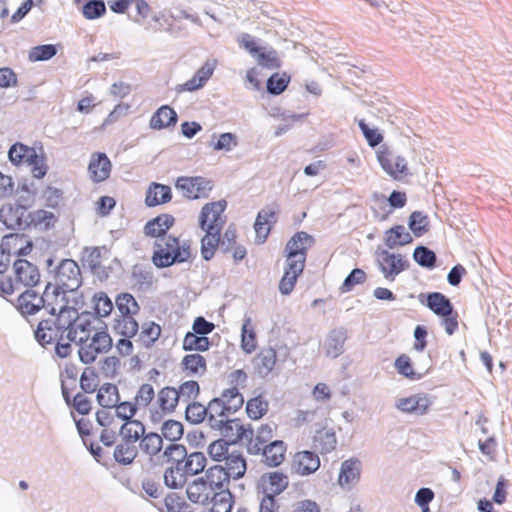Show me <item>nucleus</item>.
Masks as SVG:
<instances>
[{"mask_svg":"<svg viewBox=\"0 0 512 512\" xmlns=\"http://www.w3.org/2000/svg\"><path fill=\"white\" fill-rule=\"evenodd\" d=\"M313 246V238L306 232L291 236L285 247L286 264L284 275L278 284L281 294L289 295L294 290L296 281L302 275L307 251Z\"/></svg>","mask_w":512,"mask_h":512,"instance_id":"nucleus-1","label":"nucleus"},{"mask_svg":"<svg viewBox=\"0 0 512 512\" xmlns=\"http://www.w3.org/2000/svg\"><path fill=\"white\" fill-rule=\"evenodd\" d=\"M227 208V201L217 200L203 205L200 218V227L205 235L201 239V256L209 261L214 256L219 247L220 233L223 230L227 220L224 211Z\"/></svg>","mask_w":512,"mask_h":512,"instance_id":"nucleus-2","label":"nucleus"},{"mask_svg":"<svg viewBox=\"0 0 512 512\" xmlns=\"http://www.w3.org/2000/svg\"><path fill=\"white\" fill-rule=\"evenodd\" d=\"M10 163L16 167H29L31 176L35 179H43L47 174L48 166L42 147L38 149L22 142L10 146L8 151Z\"/></svg>","mask_w":512,"mask_h":512,"instance_id":"nucleus-3","label":"nucleus"},{"mask_svg":"<svg viewBox=\"0 0 512 512\" xmlns=\"http://www.w3.org/2000/svg\"><path fill=\"white\" fill-rule=\"evenodd\" d=\"M155 247L152 262L158 268H167L176 262H186L190 259V243L180 242L173 236L161 237Z\"/></svg>","mask_w":512,"mask_h":512,"instance_id":"nucleus-4","label":"nucleus"},{"mask_svg":"<svg viewBox=\"0 0 512 512\" xmlns=\"http://www.w3.org/2000/svg\"><path fill=\"white\" fill-rule=\"evenodd\" d=\"M377 160L383 171L395 180H400L409 175L407 159H405L403 155L390 149L387 145L379 147Z\"/></svg>","mask_w":512,"mask_h":512,"instance_id":"nucleus-5","label":"nucleus"},{"mask_svg":"<svg viewBox=\"0 0 512 512\" xmlns=\"http://www.w3.org/2000/svg\"><path fill=\"white\" fill-rule=\"evenodd\" d=\"M80 344L79 358L82 363L89 365L93 363L99 354L108 352L113 346L109 333L100 331L93 334L90 341L77 342Z\"/></svg>","mask_w":512,"mask_h":512,"instance_id":"nucleus-6","label":"nucleus"},{"mask_svg":"<svg viewBox=\"0 0 512 512\" xmlns=\"http://www.w3.org/2000/svg\"><path fill=\"white\" fill-rule=\"evenodd\" d=\"M176 189L186 199H206L212 190V182L202 176H182L176 180Z\"/></svg>","mask_w":512,"mask_h":512,"instance_id":"nucleus-7","label":"nucleus"},{"mask_svg":"<svg viewBox=\"0 0 512 512\" xmlns=\"http://www.w3.org/2000/svg\"><path fill=\"white\" fill-rule=\"evenodd\" d=\"M377 265L387 281H395L400 273L408 269L409 263L407 258L400 253L382 250L378 252Z\"/></svg>","mask_w":512,"mask_h":512,"instance_id":"nucleus-8","label":"nucleus"},{"mask_svg":"<svg viewBox=\"0 0 512 512\" xmlns=\"http://www.w3.org/2000/svg\"><path fill=\"white\" fill-rule=\"evenodd\" d=\"M56 286L66 291H76L81 285V271L76 261L64 259L55 271Z\"/></svg>","mask_w":512,"mask_h":512,"instance_id":"nucleus-9","label":"nucleus"},{"mask_svg":"<svg viewBox=\"0 0 512 512\" xmlns=\"http://www.w3.org/2000/svg\"><path fill=\"white\" fill-rule=\"evenodd\" d=\"M96 435L106 447H111L115 443L119 431V421L110 410H98L96 413Z\"/></svg>","mask_w":512,"mask_h":512,"instance_id":"nucleus-10","label":"nucleus"},{"mask_svg":"<svg viewBox=\"0 0 512 512\" xmlns=\"http://www.w3.org/2000/svg\"><path fill=\"white\" fill-rule=\"evenodd\" d=\"M213 428H218L220 435L229 441L230 444H236L243 440L252 438L253 430L251 427H245L239 418L219 419V421L210 424Z\"/></svg>","mask_w":512,"mask_h":512,"instance_id":"nucleus-11","label":"nucleus"},{"mask_svg":"<svg viewBox=\"0 0 512 512\" xmlns=\"http://www.w3.org/2000/svg\"><path fill=\"white\" fill-rule=\"evenodd\" d=\"M54 298L55 305L48 309L51 317L44 320L68 328L80 319L81 315L78 314L77 309L64 303V293L56 292Z\"/></svg>","mask_w":512,"mask_h":512,"instance_id":"nucleus-12","label":"nucleus"},{"mask_svg":"<svg viewBox=\"0 0 512 512\" xmlns=\"http://www.w3.org/2000/svg\"><path fill=\"white\" fill-rule=\"evenodd\" d=\"M55 294L51 295L46 290L43 296H39L38 293L32 290H26L18 296L17 308L25 315H33L42 307L48 310L51 306L55 305V301L51 302V300H49V298L54 297Z\"/></svg>","mask_w":512,"mask_h":512,"instance_id":"nucleus-13","label":"nucleus"},{"mask_svg":"<svg viewBox=\"0 0 512 512\" xmlns=\"http://www.w3.org/2000/svg\"><path fill=\"white\" fill-rule=\"evenodd\" d=\"M430 406H432V402L425 393L403 397L395 402L397 410L412 415H425L429 411Z\"/></svg>","mask_w":512,"mask_h":512,"instance_id":"nucleus-14","label":"nucleus"},{"mask_svg":"<svg viewBox=\"0 0 512 512\" xmlns=\"http://www.w3.org/2000/svg\"><path fill=\"white\" fill-rule=\"evenodd\" d=\"M0 249L10 257L27 256L31 253L32 244L25 235L14 233L2 237Z\"/></svg>","mask_w":512,"mask_h":512,"instance_id":"nucleus-15","label":"nucleus"},{"mask_svg":"<svg viewBox=\"0 0 512 512\" xmlns=\"http://www.w3.org/2000/svg\"><path fill=\"white\" fill-rule=\"evenodd\" d=\"M111 162L105 152H93L88 163L89 179L94 183H102L109 179Z\"/></svg>","mask_w":512,"mask_h":512,"instance_id":"nucleus-16","label":"nucleus"},{"mask_svg":"<svg viewBox=\"0 0 512 512\" xmlns=\"http://www.w3.org/2000/svg\"><path fill=\"white\" fill-rule=\"evenodd\" d=\"M361 478V462L358 458H350L341 462L337 484L341 489L350 490Z\"/></svg>","mask_w":512,"mask_h":512,"instance_id":"nucleus-17","label":"nucleus"},{"mask_svg":"<svg viewBox=\"0 0 512 512\" xmlns=\"http://www.w3.org/2000/svg\"><path fill=\"white\" fill-rule=\"evenodd\" d=\"M291 466L295 474L309 476L319 470L320 459L316 452L302 450L294 454Z\"/></svg>","mask_w":512,"mask_h":512,"instance_id":"nucleus-18","label":"nucleus"},{"mask_svg":"<svg viewBox=\"0 0 512 512\" xmlns=\"http://www.w3.org/2000/svg\"><path fill=\"white\" fill-rule=\"evenodd\" d=\"M67 336V328L52 323V321L42 320L35 329V339L41 345H50L56 341H63Z\"/></svg>","mask_w":512,"mask_h":512,"instance_id":"nucleus-19","label":"nucleus"},{"mask_svg":"<svg viewBox=\"0 0 512 512\" xmlns=\"http://www.w3.org/2000/svg\"><path fill=\"white\" fill-rule=\"evenodd\" d=\"M180 401H182V398L175 393L173 387L167 386L160 389L158 397H156V405L159 406V411L152 414V420L159 421L163 416L172 413Z\"/></svg>","mask_w":512,"mask_h":512,"instance_id":"nucleus-20","label":"nucleus"},{"mask_svg":"<svg viewBox=\"0 0 512 512\" xmlns=\"http://www.w3.org/2000/svg\"><path fill=\"white\" fill-rule=\"evenodd\" d=\"M13 271L18 283H22V286L26 288L34 287L39 282V270L30 261L17 259L14 261Z\"/></svg>","mask_w":512,"mask_h":512,"instance_id":"nucleus-21","label":"nucleus"},{"mask_svg":"<svg viewBox=\"0 0 512 512\" xmlns=\"http://www.w3.org/2000/svg\"><path fill=\"white\" fill-rule=\"evenodd\" d=\"M337 438L332 427L324 426L315 430L312 436V448L322 455L336 450Z\"/></svg>","mask_w":512,"mask_h":512,"instance_id":"nucleus-22","label":"nucleus"},{"mask_svg":"<svg viewBox=\"0 0 512 512\" xmlns=\"http://www.w3.org/2000/svg\"><path fill=\"white\" fill-rule=\"evenodd\" d=\"M194 479L202 480V483L220 489V492H229L228 485L232 476L225 472L223 466L214 465L206 469L202 476Z\"/></svg>","mask_w":512,"mask_h":512,"instance_id":"nucleus-23","label":"nucleus"},{"mask_svg":"<svg viewBox=\"0 0 512 512\" xmlns=\"http://www.w3.org/2000/svg\"><path fill=\"white\" fill-rule=\"evenodd\" d=\"M289 486V478L282 472H268L261 475L260 487L265 495L277 496Z\"/></svg>","mask_w":512,"mask_h":512,"instance_id":"nucleus-24","label":"nucleus"},{"mask_svg":"<svg viewBox=\"0 0 512 512\" xmlns=\"http://www.w3.org/2000/svg\"><path fill=\"white\" fill-rule=\"evenodd\" d=\"M93 329L94 327L91 324L90 315L87 313L81 314L80 319L67 328L66 339L70 342L88 341Z\"/></svg>","mask_w":512,"mask_h":512,"instance_id":"nucleus-25","label":"nucleus"},{"mask_svg":"<svg viewBox=\"0 0 512 512\" xmlns=\"http://www.w3.org/2000/svg\"><path fill=\"white\" fill-rule=\"evenodd\" d=\"M219 492V488L210 487L202 483V480L196 479H194L193 482L189 483L188 487H186V495H188V499L196 504L206 503L207 501L211 500L215 493Z\"/></svg>","mask_w":512,"mask_h":512,"instance_id":"nucleus-26","label":"nucleus"},{"mask_svg":"<svg viewBox=\"0 0 512 512\" xmlns=\"http://www.w3.org/2000/svg\"><path fill=\"white\" fill-rule=\"evenodd\" d=\"M172 200V190L168 185L152 183L147 188L146 192V205L148 207H155L158 205H164Z\"/></svg>","mask_w":512,"mask_h":512,"instance_id":"nucleus-27","label":"nucleus"},{"mask_svg":"<svg viewBox=\"0 0 512 512\" xmlns=\"http://www.w3.org/2000/svg\"><path fill=\"white\" fill-rule=\"evenodd\" d=\"M264 462L270 467H278L285 460L286 446L281 440L262 445L260 450Z\"/></svg>","mask_w":512,"mask_h":512,"instance_id":"nucleus-28","label":"nucleus"},{"mask_svg":"<svg viewBox=\"0 0 512 512\" xmlns=\"http://www.w3.org/2000/svg\"><path fill=\"white\" fill-rule=\"evenodd\" d=\"M73 419H75L77 431L81 438H83L84 444L89 446L90 452L94 455H98L101 452V448L99 446L94 449V436L95 431L97 430L93 423L86 416L76 417L73 414Z\"/></svg>","mask_w":512,"mask_h":512,"instance_id":"nucleus-29","label":"nucleus"},{"mask_svg":"<svg viewBox=\"0 0 512 512\" xmlns=\"http://www.w3.org/2000/svg\"><path fill=\"white\" fill-rule=\"evenodd\" d=\"M277 362V352L274 348H263L259 354L253 359V366L257 374L261 377H265L273 371L275 363Z\"/></svg>","mask_w":512,"mask_h":512,"instance_id":"nucleus-30","label":"nucleus"},{"mask_svg":"<svg viewBox=\"0 0 512 512\" xmlns=\"http://www.w3.org/2000/svg\"><path fill=\"white\" fill-rule=\"evenodd\" d=\"M174 217L170 214H161L148 221L144 226V234L148 237H162L173 227Z\"/></svg>","mask_w":512,"mask_h":512,"instance_id":"nucleus-31","label":"nucleus"},{"mask_svg":"<svg viewBox=\"0 0 512 512\" xmlns=\"http://www.w3.org/2000/svg\"><path fill=\"white\" fill-rule=\"evenodd\" d=\"M177 122V113L172 107L163 105L152 114L150 127L154 130H161L174 126Z\"/></svg>","mask_w":512,"mask_h":512,"instance_id":"nucleus-32","label":"nucleus"},{"mask_svg":"<svg viewBox=\"0 0 512 512\" xmlns=\"http://www.w3.org/2000/svg\"><path fill=\"white\" fill-rule=\"evenodd\" d=\"M201 512H231L233 496L230 491H219L211 500L204 503Z\"/></svg>","mask_w":512,"mask_h":512,"instance_id":"nucleus-33","label":"nucleus"},{"mask_svg":"<svg viewBox=\"0 0 512 512\" xmlns=\"http://www.w3.org/2000/svg\"><path fill=\"white\" fill-rule=\"evenodd\" d=\"M412 243L411 233L403 225H395L385 232V244L390 249Z\"/></svg>","mask_w":512,"mask_h":512,"instance_id":"nucleus-34","label":"nucleus"},{"mask_svg":"<svg viewBox=\"0 0 512 512\" xmlns=\"http://www.w3.org/2000/svg\"><path fill=\"white\" fill-rule=\"evenodd\" d=\"M181 369L188 376L206 373V359L200 354H186L181 360Z\"/></svg>","mask_w":512,"mask_h":512,"instance_id":"nucleus-35","label":"nucleus"},{"mask_svg":"<svg viewBox=\"0 0 512 512\" xmlns=\"http://www.w3.org/2000/svg\"><path fill=\"white\" fill-rule=\"evenodd\" d=\"M145 428L140 421H125L119 425L118 435L121 441L136 443L138 440L146 436Z\"/></svg>","mask_w":512,"mask_h":512,"instance_id":"nucleus-36","label":"nucleus"},{"mask_svg":"<svg viewBox=\"0 0 512 512\" xmlns=\"http://www.w3.org/2000/svg\"><path fill=\"white\" fill-rule=\"evenodd\" d=\"M275 221V213L273 210H262L257 214L255 221V232L257 242L263 243L269 236L271 223Z\"/></svg>","mask_w":512,"mask_h":512,"instance_id":"nucleus-37","label":"nucleus"},{"mask_svg":"<svg viewBox=\"0 0 512 512\" xmlns=\"http://www.w3.org/2000/svg\"><path fill=\"white\" fill-rule=\"evenodd\" d=\"M427 307L437 316L455 312L450 300L444 294L438 292L428 294Z\"/></svg>","mask_w":512,"mask_h":512,"instance_id":"nucleus-38","label":"nucleus"},{"mask_svg":"<svg viewBox=\"0 0 512 512\" xmlns=\"http://www.w3.org/2000/svg\"><path fill=\"white\" fill-rule=\"evenodd\" d=\"M139 441V451L152 459L162 450V437L154 432L147 433Z\"/></svg>","mask_w":512,"mask_h":512,"instance_id":"nucleus-39","label":"nucleus"},{"mask_svg":"<svg viewBox=\"0 0 512 512\" xmlns=\"http://www.w3.org/2000/svg\"><path fill=\"white\" fill-rule=\"evenodd\" d=\"M119 402L118 388L113 383H105L97 391V403L105 409H112Z\"/></svg>","mask_w":512,"mask_h":512,"instance_id":"nucleus-40","label":"nucleus"},{"mask_svg":"<svg viewBox=\"0 0 512 512\" xmlns=\"http://www.w3.org/2000/svg\"><path fill=\"white\" fill-rule=\"evenodd\" d=\"M275 427L270 424H261L257 429L255 439H248V451L252 454L260 453L262 445H265L273 438Z\"/></svg>","mask_w":512,"mask_h":512,"instance_id":"nucleus-41","label":"nucleus"},{"mask_svg":"<svg viewBox=\"0 0 512 512\" xmlns=\"http://www.w3.org/2000/svg\"><path fill=\"white\" fill-rule=\"evenodd\" d=\"M115 307L121 314L119 317H135L139 313V304L131 293H119L115 297Z\"/></svg>","mask_w":512,"mask_h":512,"instance_id":"nucleus-42","label":"nucleus"},{"mask_svg":"<svg viewBox=\"0 0 512 512\" xmlns=\"http://www.w3.org/2000/svg\"><path fill=\"white\" fill-rule=\"evenodd\" d=\"M187 476L189 473L181 466H171L165 469L164 484L169 489H182L186 485Z\"/></svg>","mask_w":512,"mask_h":512,"instance_id":"nucleus-43","label":"nucleus"},{"mask_svg":"<svg viewBox=\"0 0 512 512\" xmlns=\"http://www.w3.org/2000/svg\"><path fill=\"white\" fill-rule=\"evenodd\" d=\"M206 464V456L201 452H194L186 457V460L181 463V467L182 470L189 473V476H197L206 471Z\"/></svg>","mask_w":512,"mask_h":512,"instance_id":"nucleus-44","label":"nucleus"},{"mask_svg":"<svg viewBox=\"0 0 512 512\" xmlns=\"http://www.w3.org/2000/svg\"><path fill=\"white\" fill-rule=\"evenodd\" d=\"M223 460L224 463H226V467L223 468L226 470L228 475L232 476V479H239L244 476L246 471V462L242 454L232 453Z\"/></svg>","mask_w":512,"mask_h":512,"instance_id":"nucleus-45","label":"nucleus"},{"mask_svg":"<svg viewBox=\"0 0 512 512\" xmlns=\"http://www.w3.org/2000/svg\"><path fill=\"white\" fill-rule=\"evenodd\" d=\"M136 443L132 442H119L114 449V460L122 465H129L135 460L137 456Z\"/></svg>","mask_w":512,"mask_h":512,"instance_id":"nucleus-46","label":"nucleus"},{"mask_svg":"<svg viewBox=\"0 0 512 512\" xmlns=\"http://www.w3.org/2000/svg\"><path fill=\"white\" fill-rule=\"evenodd\" d=\"M93 311L96 316L100 318L109 317L110 313L113 312L114 304L110 300L109 296L103 292L98 291L94 293L92 297Z\"/></svg>","mask_w":512,"mask_h":512,"instance_id":"nucleus-47","label":"nucleus"},{"mask_svg":"<svg viewBox=\"0 0 512 512\" xmlns=\"http://www.w3.org/2000/svg\"><path fill=\"white\" fill-rule=\"evenodd\" d=\"M210 348V341L206 335H198L192 332L185 334L182 341V349L186 351H207Z\"/></svg>","mask_w":512,"mask_h":512,"instance_id":"nucleus-48","label":"nucleus"},{"mask_svg":"<svg viewBox=\"0 0 512 512\" xmlns=\"http://www.w3.org/2000/svg\"><path fill=\"white\" fill-rule=\"evenodd\" d=\"M408 227H410L415 237H421L429 231V218L421 211H414L410 215V220H408Z\"/></svg>","mask_w":512,"mask_h":512,"instance_id":"nucleus-49","label":"nucleus"},{"mask_svg":"<svg viewBox=\"0 0 512 512\" xmlns=\"http://www.w3.org/2000/svg\"><path fill=\"white\" fill-rule=\"evenodd\" d=\"M114 329L125 338H132L139 330V325L133 316H119L115 319Z\"/></svg>","mask_w":512,"mask_h":512,"instance_id":"nucleus-50","label":"nucleus"},{"mask_svg":"<svg viewBox=\"0 0 512 512\" xmlns=\"http://www.w3.org/2000/svg\"><path fill=\"white\" fill-rule=\"evenodd\" d=\"M205 408L210 424L219 421V419H227L228 414L237 411V409L228 408L226 404L214 399Z\"/></svg>","mask_w":512,"mask_h":512,"instance_id":"nucleus-51","label":"nucleus"},{"mask_svg":"<svg viewBox=\"0 0 512 512\" xmlns=\"http://www.w3.org/2000/svg\"><path fill=\"white\" fill-rule=\"evenodd\" d=\"M257 348L256 332H254L252 321L245 318L242 328V349L250 354Z\"/></svg>","mask_w":512,"mask_h":512,"instance_id":"nucleus-52","label":"nucleus"},{"mask_svg":"<svg viewBox=\"0 0 512 512\" xmlns=\"http://www.w3.org/2000/svg\"><path fill=\"white\" fill-rule=\"evenodd\" d=\"M267 409H269V404L262 398V396H256L248 400L247 405H245V411H247L248 418L252 420L262 418L266 414Z\"/></svg>","mask_w":512,"mask_h":512,"instance_id":"nucleus-53","label":"nucleus"},{"mask_svg":"<svg viewBox=\"0 0 512 512\" xmlns=\"http://www.w3.org/2000/svg\"><path fill=\"white\" fill-rule=\"evenodd\" d=\"M188 456L185 446L181 444L171 443L164 449V457L171 466H181Z\"/></svg>","mask_w":512,"mask_h":512,"instance_id":"nucleus-54","label":"nucleus"},{"mask_svg":"<svg viewBox=\"0 0 512 512\" xmlns=\"http://www.w3.org/2000/svg\"><path fill=\"white\" fill-rule=\"evenodd\" d=\"M290 83L287 73H273L266 81V90L272 95H279L286 90Z\"/></svg>","mask_w":512,"mask_h":512,"instance_id":"nucleus-55","label":"nucleus"},{"mask_svg":"<svg viewBox=\"0 0 512 512\" xmlns=\"http://www.w3.org/2000/svg\"><path fill=\"white\" fill-rule=\"evenodd\" d=\"M163 512H191L186 500L175 493H169L164 498Z\"/></svg>","mask_w":512,"mask_h":512,"instance_id":"nucleus-56","label":"nucleus"},{"mask_svg":"<svg viewBox=\"0 0 512 512\" xmlns=\"http://www.w3.org/2000/svg\"><path fill=\"white\" fill-rule=\"evenodd\" d=\"M256 58L257 64L266 69H277L281 67V59L278 57L276 50H260L259 53L253 55Z\"/></svg>","mask_w":512,"mask_h":512,"instance_id":"nucleus-57","label":"nucleus"},{"mask_svg":"<svg viewBox=\"0 0 512 512\" xmlns=\"http://www.w3.org/2000/svg\"><path fill=\"white\" fill-rule=\"evenodd\" d=\"M228 406V409H240L243 406L244 399L239 392L238 387H230L223 391L222 396L214 398Z\"/></svg>","mask_w":512,"mask_h":512,"instance_id":"nucleus-58","label":"nucleus"},{"mask_svg":"<svg viewBox=\"0 0 512 512\" xmlns=\"http://www.w3.org/2000/svg\"><path fill=\"white\" fill-rule=\"evenodd\" d=\"M394 366L395 370L398 371V374L410 380H416L420 377V375L413 369L411 357L406 354H401L396 357Z\"/></svg>","mask_w":512,"mask_h":512,"instance_id":"nucleus-59","label":"nucleus"},{"mask_svg":"<svg viewBox=\"0 0 512 512\" xmlns=\"http://www.w3.org/2000/svg\"><path fill=\"white\" fill-rule=\"evenodd\" d=\"M56 55V48L52 44H43L31 48L29 60L33 62L47 61Z\"/></svg>","mask_w":512,"mask_h":512,"instance_id":"nucleus-60","label":"nucleus"},{"mask_svg":"<svg viewBox=\"0 0 512 512\" xmlns=\"http://www.w3.org/2000/svg\"><path fill=\"white\" fill-rule=\"evenodd\" d=\"M161 434L168 441H178L182 438L183 427L180 421L168 420L161 426Z\"/></svg>","mask_w":512,"mask_h":512,"instance_id":"nucleus-61","label":"nucleus"},{"mask_svg":"<svg viewBox=\"0 0 512 512\" xmlns=\"http://www.w3.org/2000/svg\"><path fill=\"white\" fill-rule=\"evenodd\" d=\"M230 444L231 443L225 439L216 440L207 447V454L215 461H222L229 455L228 445Z\"/></svg>","mask_w":512,"mask_h":512,"instance_id":"nucleus-62","label":"nucleus"},{"mask_svg":"<svg viewBox=\"0 0 512 512\" xmlns=\"http://www.w3.org/2000/svg\"><path fill=\"white\" fill-rule=\"evenodd\" d=\"M414 259L421 267L433 268L435 265V254L432 250L419 246L415 248Z\"/></svg>","mask_w":512,"mask_h":512,"instance_id":"nucleus-63","label":"nucleus"},{"mask_svg":"<svg viewBox=\"0 0 512 512\" xmlns=\"http://www.w3.org/2000/svg\"><path fill=\"white\" fill-rule=\"evenodd\" d=\"M176 393L182 402L188 403L190 400L197 398L199 393L198 382L195 380L186 381L181 384L180 388L176 389Z\"/></svg>","mask_w":512,"mask_h":512,"instance_id":"nucleus-64","label":"nucleus"}]
</instances>
